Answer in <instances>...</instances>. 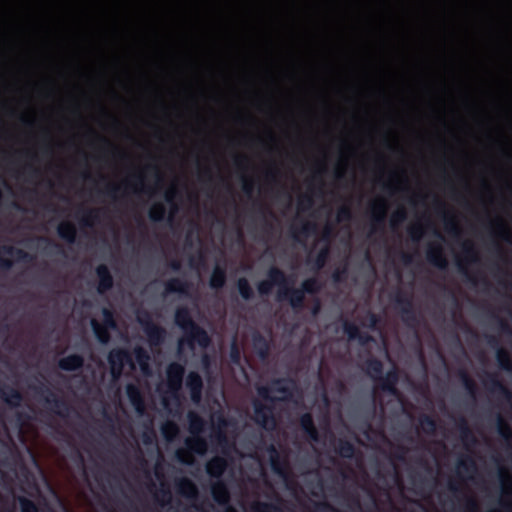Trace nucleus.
<instances>
[{
  "label": "nucleus",
  "instance_id": "nucleus-32",
  "mask_svg": "<svg viewBox=\"0 0 512 512\" xmlns=\"http://www.w3.org/2000/svg\"><path fill=\"white\" fill-rule=\"evenodd\" d=\"M335 451L342 458L353 459L356 455L355 446L346 439H339L335 447Z\"/></svg>",
  "mask_w": 512,
  "mask_h": 512
},
{
  "label": "nucleus",
  "instance_id": "nucleus-29",
  "mask_svg": "<svg viewBox=\"0 0 512 512\" xmlns=\"http://www.w3.org/2000/svg\"><path fill=\"white\" fill-rule=\"evenodd\" d=\"M187 420L189 424V432L192 436L200 435L206 426L205 420L195 411L187 413Z\"/></svg>",
  "mask_w": 512,
  "mask_h": 512
},
{
  "label": "nucleus",
  "instance_id": "nucleus-2",
  "mask_svg": "<svg viewBox=\"0 0 512 512\" xmlns=\"http://www.w3.org/2000/svg\"><path fill=\"white\" fill-rule=\"evenodd\" d=\"M174 322L183 332V337L179 341L180 346L186 344L190 349H193L196 344L203 349L210 346L211 338L208 332L193 320L188 307L176 308Z\"/></svg>",
  "mask_w": 512,
  "mask_h": 512
},
{
  "label": "nucleus",
  "instance_id": "nucleus-46",
  "mask_svg": "<svg viewBox=\"0 0 512 512\" xmlns=\"http://www.w3.org/2000/svg\"><path fill=\"white\" fill-rule=\"evenodd\" d=\"M463 254H464V260L466 263H476L478 262V253L473 245V243L466 241L463 243Z\"/></svg>",
  "mask_w": 512,
  "mask_h": 512
},
{
  "label": "nucleus",
  "instance_id": "nucleus-57",
  "mask_svg": "<svg viewBox=\"0 0 512 512\" xmlns=\"http://www.w3.org/2000/svg\"><path fill=\"white\" fill-rule=\"evenodd\" d=\"M352 219L351 208L347 205L341 206L337 212V220L339 222L350 221Z\"/></svg>",
  "mask_w": 512,
  "mask_h": 512
},
{
  "label": "nucleus",
  "instance_id": "nucleus-33",
  "mask_svg": "<svg viewBox=\"0 0 512 512\" xmlns=\"http://www.w3.org/2000/svg\"><path fill=\"white\" fill-rule=\"evenodd\" d=\"M317 229V226L313 222L304 221L302 222L300 227H292L291 228V236L296 241L299 240V235H302L304 237H308L312 233H315Z\"/></svg>",
  "mask_w": 512,
  "mask_h": 512
},
{
  "label": "nucleus",
  "instance_id": "nucleus-10",
  "mask_svg": "<svg viewBox=\"0 0 512 512\" xmlns=\"http://www.w3.org/2000/svg\"><path fill=\"white\" fill-rule=\"evenodd\" d=\"M387 214V206L384 200H378L370 206L371 233L383 231Z\"/></svg>",
  "mask_w": 512,
  "mask_h": 512
},
{
  "label": "nucleus",
  "instance_id": "nucleus-62",
  "mask_svg": "<svg viewBox=\"0 0 512 512\" xmlns=\"http://www.w3.org/2000/svg\"><path fill=\"white\" fill-rule=\"evenodd\" d=\"M457 266H458L459 271L466 276V279L468 282H470L473 285H477V283H478L477 278L468 272V270L464 266L462 260L457 262Z\"/></svg>",
  "mask_w": 512,
  "mask_h": 512
},
{
  "label": "nucleus",
  "instance_id": "nucleus-55",
  "mask_svg": "<svg viewBox=\"0 0 512 512\" xmlns=\"http://www.w3.org/2000/svg\"><path fill=\"white\" fill-rule=\"evenodd\" d=\"M394 302L400 311L401 307H409L413 305L412 298L401 291L396 293L394 297Z\"/></svg>",
  "mask_w": 512,
  "mask_h": 512
},
{
  "label": "nucleus",
  "instance_id": "nucleus-54",
  "mask_svg": "<svg viewBox=\"0 0 512 512\" xmlns=\"http://www.w3.org/2000/svg\"><path fill=\"white\" fill-rule=\"evenodd\" d=\"M492 225L496 226L499 237L512 243V235L502 220L498 219L496 222H493Z\"/></svg>",
  "mask_w": 512,
  "mask_h": 512
},
{
  "label": "nucleus",
  "instance_id": "nucleus-30",
  "mask_svg": "<svg viewBox=\"0 0 512 512\" xmlns=\"http://www.w3.org/2000/svg\"><path fill=\"white\" fill-rule=\"evenodd\" d=\"M165 294H186L190 285L186 280L180 278H171L165 282Z\"/></svg>",
  "mask_w": 512,
  "mask_h": 512
},
{
  "label": "nucleus",
  "instance_id": "nucleus-38",
  "mask_svg": "<svg viewBox=\"0 0 512 512\" xmlns=\"http://www.w3.org/2000/svg\"><path fill=\"white\" fill-rule=\"evenodd\" d=\"M459 378L466 389V391L472 396L475 397L477 392V385L475 381L470 377L468 372L464 369L459 370Z\"/></svg>",
  "mask_w": 512,
  "mask_h": 512
},
{
  "label": "nucleus",
  "instance_id": "nucleus-26",
  "mask_svg": "<svg viewBox=\"0 0 512 512\" xmlns=\"http://www.w3.org/2000/svg\"><path fill=\"white\" fill-rule=\"evenodd\" d=\"M176 491L188 498V499H196L198 496L197 486L194 484L192 480L189 478L183 477L175 482Z\"/></svg>",
  "mask_w": 512,
  "mask_h": 512
},
{
  "label": "nucleus",
  "instance_id": "nucleus-3",
  "mask_svg": "<svg viewBox=\"0 0 512 512\" xmlns=\"http://www.w3.org/2000/svg\"><path fill=\"white\" fill-rule=\"evenodd\" d=\"M186 449H178L175 453L176 459L182 464H192V454L204 455L207 451L208 444L204 437L194 435L185 439Z\"/></svg>",
  "mask_w": 512,
  "mask_h": 512
},
{
  "label": "nucleus",
  "instance_id": "nucleus-25",
  "mask_svg": "<svg viewBox=\"0 0 512 512\" xmlns=\"http://www.w3.org/2000/svg\"><path fill=\"white\" fill-rule=\"evenodd\" d=\"M459 436L466 448L473 446L477 443V439L470 429L467 420L464 417H460L456 423Z\"/></svg>",
  "mask_w": 512,
  "mask_h": 512
},
{
  "label": "nucleus",
  "instance_id": "nucleus-4",
  "mask_svg": "<svg viewBox=\"0 0 512 512\" xmlns=\"http://www.w3.org/2000/svg\"><path fill=\"white\" fill-rule=\"evenodd\" d=\"M138 322L142 326L150 346H160L163 344L166 337V330L155 324L147 311L138 315Z\"/></svg>",
  "mask_w": 512,
  "mask_h": 512
},
{
  "label": "nucleus",
  "instance_id": "nucleus-37",
  "mask_svg": "<svg viewBox=\"0 0 512 512\" xmlns=\"http://www.w3.org/2000/svg\"><path fill=\"white\" fill-rule=\"evenodd\" d=\"M419 423L424 433L433 435L437 429V421L431 415L423 414L419 417Z\"/></svg>",
  "mask_w": 512,
  "mask_h": 512
},
{
  "label": "nucleus",
  "instance_id": "nucleus-64",
  "mask_svg": "<svg viewBox=\"0 0 512 512\" xmlns=\"http://www.w3.org/2000/svg\"><path fill=\"white\" fill-rule=\"evenodd\" d=\"M120 187L115 184H110L107 186L105 191L103 192L105 195H107L109 198L116 200L117 198V192L119 191Z\"/></svg>",
  "mask_w": 512,
  "mask_h": 512
},
{
  "label": "nucleus",
  "instance_id": "nucleus-50",
  "mask_svg": "<svg viewBox=\"0 0 512 512\" xmlns=\"http://www.w3.org/2000/svg\"><path fill=\"white\" fill-rule=\"evenodd\" d=\"M253 512H282L281 508L268 502H256L252 506Z\"/></svg>",
  "mask_w": 512,
  "mask_h": 512
},
{
  "label": "nucleus",
  "instance_id": "nucleus-41",
  "mask_svg": "<svg viewBox=\"0 0 512 512\" xmlns=\"http://www.w3.org/2000/svg\"><path fill=\"white\" fill-rule=\"evenodd\" d=\"M149 219L152 222H162L166 218V207L163 203H155L149 210Z\"/></svg>",
  "mask_w": 512,
  "mask_h": 512
},
{
  "label": "nucleus",
  "instance_id": "nucleus-40",
  "mask_svg": "<svg viewBox=\"0 0 512 512\" xmlns=\"http://www.w3.org/2000/svg\"><path fill=\"white\" fill-rule=\"evenodd\" d=\"M237 289L242 299L248 301L254 298L253 289L245 277L237 280Z\"/></svg>",
  "mask_w": 512,
  "mask_h": 512
},
{
  "label": "nucleus",
  "instance_id": "nucleus-61",
  "mask_svg": "<svg viewBox=\"0 0 512 512\" xmlns=\"http://www.w3.org/2000/svg\"><path fill=\"white\" fill-rule=\"evenodd\" d=\"M313 199L311 196H303L300 198L299 202H298V209L300 211H306V210H309L312 208L313 206Z\"/></svg>",
  "mask_w": 512,
  "mask_h": 512
},
{
  "label": "nucleus",
  "instance_id": "nucleus-52",
  "mask_svg": "<svg viewBox=\"0 0 512 512\" xmlns=\"http://www.w3.org/2000/svg\"><path fill=\"white\" fill-rule=\"evenodd\" d=\"M18 503L21 512H39V508L36 505V503L30 500L29 498L21 496L18 498Z\"/></svg>",
  "mask_w": 512,
  "mask_h": 512
},
{
  "label": "nucleus",
  "instance_id": "nucleus-36",
  "mask_svg": "<svg viewBox=\"0 0 512 512\" xmlns=\"http://www.w3.org/2000/svg\"><path fill=\"white\" fill-rule=\"evenodd\" d=\"M401 318L402 321L408 326V327H416L419 324V319L416 314V311L414 310L413 305L409 307H401Z\"/></svg>",
  "mask_w": 512,
  "mask_h": 512
},
{
  "label": "nucleus",
  "instance_id": "nucleus-8",
  "mask_svg": "<svg viewBox=\"0 0 512 512\" xmlns=\"http://www.w3.org/2000/svg\"><path fill=\"white\" fill-rule=\"evenodd\" d=\"M108 363L110 365L113 379H119L123 373L126 364L133 367L132 356L128 350L123 348H114L108 354Z\"/></svg>",
  "mask_w": 512,
  "mask_h": 512
},
{
  "label": "nucleus",
  "instance_id": "nucleus-23",
  "mask_svg": "<svg viewBox=\"0 0 512 512\" xmlns=\"http://www.w3.org/2000/svg\"><path fill=\"white\" fill-rule=\"evenodd\" d=\"M0 397L11 408L19 407L23 401L22 393L18 389L9 386H3L0 389Z\"/></svg>",
  "mask_w": 512,
  "mask_h": 512
},
{
  "label": "nucleus",
  "instance_id": "nucleus-22",
  "mask_svg": "<svg viewBox=\"0 0 512 512\" xmlns=\"http://www.w3.org/2000/svg\"><path fill=\"white\" fill-rule=\"evenodd\" d=\"M48 391L49 395L45 398V402L51 407V410L58 416H67L70 411L69 404L50 390Z\"/></svg>",
  "mask_w": 512,
  "mask_h": 512
},
{
  "label": "nucleus",
  "instance_id": "nucleus-5",
  "mask_svg": "<svg viewBox=\"0 0 512 512\" xmlns=\"http://www.w3.org/2000/svg\"><path fill=\"white\" fill-rule=\"evenodd\" d=\"M293 384V381L288 378H276L271 381L269 386H259L257 388V394L260 398L268 402L267 404H275L279 399L272 396L271 392H278L285 396L292 395V387L289 385Z\"/></svg>",
  "mask_w": 512,
  "mask_h": 512
},
{
  "label": "nucleus",
  "instance_id": "nucleus-17",
  "mask_svg": "<svg viewBox=\"0 0 512 512\" xmlns=\"http://www.w3.org/2000/svg\"><path fill=\"white\" fill-rule=\"evenodd\" d=\"M211 495L213 500L220 506L230 503V492L223 480H217L212 483Z\"/></svg>",
  "mask_w": 512,
  "mask_h": 512
},
{
  "label": "nucleus",
  "instance_id": "nucleus-9",
  "mask_svg": "<svg viewBox=\"0 0 512 512\" xmlns=\"http://www.w3.org/2000/svg\"><path fill=\"white\" fill-rule=\"evenodd\" d=\"M3 255L12 256L16 261L25 263H30L35 259L34 255L23 249L12 245H0V269L2 270H10L14 264L13 260L5 258Z\"/></svg>",
  "mask_w": 512,
  "mask_h": 512
},
{
  "label": "nucleus",
  "instance_id": "nucleus-31",
  "mask_svg": "<svg viewBox=\"0 0 512 512\" xmlns=\"http://www.w3.org/2000/svg\"><path fill=\"white\" fill-rule=\"evenodd\" d=\"M226 283V269L219 265L215 266L209 280V285L214 290H219L224 287Z\"/></svg>",
  "mask_w": 512,
  "mask_h": 512
},
{
  "label": "nucleus",
  "instance_id": "nucleus-6",
  "mask_svg": "<svg viewBox=\"0 0 512 512\" xmlns=\"http://www.w3.org/2000/svg\"><path fill=\"white\" fill-rule=\"evenodd\" d=\"M185 376V368L182 364L172 362L167 366L166 377H167V390L170 396L176 400H179L180 391L183 386V380Z\"/></svg>",
  "mask_w": 512,
  "mask_h": 512
},
{
  "label": "nucleus",
  "instance_id": "nucleus-16",
  "mask_svg": "<svg viewBox=\"0 0 512 512\" xmlns=\"http://www.w3.org/2000/svg\"><path fill=\"white\" fill-rule=\"evenodd\" d=\"M427 261L440 270L448 267V260L441 245L430 246L426 252Z\"/></svg>",
  "mask_w": 512,
  "mask_h": 512
},
{
  "label": "nucleus",
  "instance_id": "nucleus-24",
  "mask_svg": "<svg viewBox=\"0 0 512 512\" xmlns=\"http://www.w3.org/2000/svg\"><path fill=\"white\" fill-rule=\"evenodd\" d=\"M84 366V358L79 354H70L58 361V367L67 372L80 370Z\"/></svg>",
  "mask_w": 512,
  "mask_h": 512
},
{
  "label": "nucleus",
  "instance_id": "nucleus-44",
  "mask_svg": "<svg viewBox=\"0 0 512 512\" xmlns=\"http://www.w3.org/2000/svg\"><path fill=\"white\" fill-rule=\"evenodd\" d=\"M321 287V283L315 277L305 279L300 286L305 294H317L321 290Z\"/></svg>",
  "mask_w": 512,
  "mask_h": 512
},
{
  "label": "nucleus",
  "instance_id": "nucleus-7",
  "mask_svg": "<svg viewBox=\"0 0 512 512\" xmlns=\"http://www.w3.org/2000/svg\"><path fill=\"white\" fill-rule=\"evenodd\" d=\"M254 422L266 430L276 427L277 421L274 415V404H265L259 400L253 402Z\"/></svg>",
  "mask_w": 512,
  "mask_h": 512
},
{
  "label": "nucleus",
  "instance_id": "nucleus-43",
  "mask_svg": "<svg viewBox=\"0 0 512 512\" xmlns=\"http://www.w3.org/2000/svg\"><path fill=\"white\" fill-rule=\"evenodd\" d=\"M99 221L98 209H87L83 211L80 223L84 227H92L94 223Z\"/></svg>",
  "mask_w": 512,
  "mask_h": 512
},
{
  "label": "nucleus",
  "instance_id": "nucleus-39",
  "mask_svg": "<svg viewBox=\"0 0 512 512\" xmlns=\"http://www.w3.org/2000/svg\"><path fill=\"white\" fill-rule=\"evenodd\" d=\"M496 359L501 369L505 371L512 370V359L509 352L504 348H499L496 351Z\"/></svg>",
  "mask_w": 512,
  "mask_h": 512
},
{
  "label": "nucleus",
  "instance_id": "nucleus-59",
  "mask_svg": "<svg viewBox=\"0 0 512 512\" xmlns=\"http://www.w3.org/2000/svg\"><path fill=\"white\" fill-rule=\"evenodd\" d=\"M347 274H348V268H347V265L345 264L342 268H337L332 273V279L335 283H342L346 279Z\"/></svg>",
  "mask_w": 512,
  "mask_h": 512
},
{
  "label": "nucleus",
  "instance_id": "nucleus-60",
  "mask_svg": "<svg viewBox=\"0 0 512 512\" xmlns=\"http://www.w3.org/2000/svg\"><path fill=\"white\" fill-rule=\"evenodd\" d=\"M406 211L402 208L397 210L391 217V226L396 227L400 223L406 220Z\"/></svg>",
  "mask_w": 512,
  "mask_h": 512
},
{
  "label": "nucleus",
  "instance_id": "nucleus-45",
  "mask_svg": "<svg viewBox=\"0 0 512 512\" xmlns=\"http://www.w3.org/2000/svg\"><path fill=\"white\" fill-rule=\"evenodd\" d=\"M178 196V190L175 186L170 187L164 195L165 201L171 205V213L168 216V221H172L174 214L177 212L178 207L174 200Z\"/></svg>",
  "mask_w": 512,
  "mask_h": 512
},
{
  "label": "nucleus",
  "instance_id": "nucleus-42",
  "mask_svg": "<svg viewBox=\"0 0 512 512\" xmlns=\"http://www.w3.org/2000/svg\"><path fill=\"white\" fill-rule=\"evenodd\" d=\"M134 357H135L136 362L139 364L141 370L143 372H146L148 370V367H149L148 363L150 360V356H149V353L147 352V350L140 346L136 347L134 349Z\"/></svg>",
  "mask_w": 512,
  "mask_h": 512
},
{
  "label": "nucleus",
  "instance_id": "nucleus-53",
  "mask_svg": "<svg viewBox=\"0 0 512 512\" xmlns=\"http://www.w3.org/2000/svg\"><path fill=\"white\" fill-rule=\"evenodd\" d=\"M102 315H103V324L102 325L106 326L112 330L116 329L117 323H116L113 311L109 308H103Z\"/></svg>",
  "mask_w": 512,
  "mask_h": 512
},
{
  "label": "nucleus",
  "instance_id": "nucleus-18",
  "mask_svg": "<svg viewBox=\"0 0 512 512\" xmlns=\"http://www.w3.org/2000/svg\"><path fill=\"white\" fill-rule=\"evenodd\" d=\"M485 386L492 393H499L507 402L512 404V392L497 378L496 375H488Z\"/></svg>",
  "mask_w": 512,
  "mask_h": 512
},
{
  "label": "nucleus",
  "instance_id": "nucleus-34",
  "mask_svg": "<svg viewBox=\"0 0 512 512\" xmlns=\"http://www.w3.org/2000/svg\"><path fill=\"white\" fill-rule=\"evenodd\" d=\"M91 327L92 330L97 338V340L102 343L106 344L110 340V328L103 326L101 323H99L96 319L91 320Z\"/></svg>",
  "mask_w": 512,
  "mask_h": 512
},
{
  "label": "nucleus",
  "instance_id": "nucleus-35",
  "mask_svg": "<svg viewBox=\"0 0 512 512\" xmlns=\"http://www.w3.org/2000/svg\"><path fill=\"white\" fill-rule=\"evenodd\" d=\"M253 346L260 358H266L269 354V342L261 334L257 333L253 336Z\"/></svg>",
  "mask_w": 512,
  "mask_h": 512
},
{
  "label": "nucleus",
  "instance_id": "nucleus-27",
  "mask_svg": "<svg viewBox=\"0 0 512 512\" xmlns=\"http://www.w3.org/2000/svg\"><path fill=\"white\" fill-rule=\"evenodd\" d=\"M126 394L129 401L134 406L135 410L139 413H142L144 411L145 405L139 387L135 384H128L126 387Z\"/></svg>",
  "mask_w": 512,
  "mask_h": 512
},
{
  "label": "nucleus",
  "instance_id": "nucleus-58",
  "mask_svg": "<svg viewBox=\"0 0 512 512\" xmlns=\"http://www.w3.org/2000/svg\"><path fill=\"white\" fill-rule=\"evenodd\" d=\"M423 227L422 225L418 224V225H414V226H411L409 229H408V234H409V237L411 238L412 241L414 242H419L420 239L422 238L423 236Z\"/></svg>",
  "mask_w": 512,
  "mask_h": 512
},
{
  "label": "nucleus",
  "instance_id": "nucleus-15",
  "mask_svg": "<svg viewBox=\"0 0 512 512\" xmlns=\"http://www.w3.org/2000/svg\"><path fill=\"white\" fill-rule=\"evenodd\" d=\"M270 465L272 471L283 479H287L289 475V466L286 459L282 458L276 448H270Z\"/></svg>",
  "mask_w": 512,
  "mask_h": 512
},
{
  "label": "nucleus",
  "instance_id": "nucleus-49",
  "mask_svg": "<svg viewBox=\"0 0 512 512\" xmlns=\"http://www.w3.org/2000/svg\"><path fill=\"white\" fill-rule=\"evenodd\" d=\"M498 434L505 440L510 441L512 439V429L509 424L501 417H498L497 422Z\"/></svg>",
  "mask_w": 512,
  "mask_h": 512
},
{
  "label": "nucleus",
  "instance_id": "nucleus-11",
  "mask_svg": "<svg viewBox=\"0 0 512 512\" xmlns=\"http://www.w3.org/2000/svg\"><path fill=\"white\" fill-rule=\"evenodd\" d=\"M185 386L189 391L191 401L194 404H199L202 400L204 389L201 375L196 371H190L186 376Z\"/></svg>",
  "mask_w": 512,
  "mask_h": 512
},
{
  "label": "nucleus",
  "instance_id": "nucleus-51",
  "mask_svg": "<svg viewBox=\"0 0 512 512\" xmlns=\"http://www.w3.org/2000/svg\"><path fill=\"white\" fill-rule=\"evenodd\" d=\"M343 331L351 341L356 340V337L360 334L359 327L355 323L347 320L343 323Z\"/></svg>",
  "mask_w": 512,
  "mask_h": 512
},
{
  "label": "nucleus",
  "instance_id": "nucleus-12",
  "mask_svg": "<svg viewBox=\"0 0 512 512\" xmlns=\"http://www.w3.org/2000/svg\"><path fill=\"white\" fill-rule=\"evenodd\" d=\"M399 382V372L396 367L391 368L384 373L381 376V379H379L378 383L376 384V387L382 390L383 392H386L390 395L397 396L399 394V391L397 389V384Z\"/></svg>",
  "mask_w": 512,
  "mask_h": 512
},
{
  "label": "nucleus",
  "instance_id": "nucleus-63",
  "mask_svg": "<svg viewBox=\"0 0 512 512\" xmlns=\"http://www.w3.org/2000/svg\"><path fill=\"white\" fill-rule=\"evenodd\" d=\"M242 190L246 195L251 196L253 193V190H254L253 180L250 178L244 177L243 181H242Z\"/></svg>",
  "mask_w": 512,
  "mask_h": 512
},
{
  "label": "nucleus",
  "instance_id": "nucleus-19",
  "mask_svg": "<svg viewBox=\"0 0 512 512\" xmlns=\"http://www.w3.org/2000/svg\"><path fill=\"white\" fill-rule=\"evenodd\" d=\"M436 205L442 212L445 230L454 237L459 236L461 231L455 216L445 210V204L443 202L437 200Z\"/></svg>",
  "mask_w": 512,
  "mask_h": 512
},
{
  "label": "nucleus",
  "instance_id": "nucleus-21",
  "mask_svg": "<svg viewBox=\"0 0 512 512\" xmlns=\"http://www.w3.org/2000/svg\"><path fill=\"white\" fill-rule=\"evenodd\" d=\"M364 371L377 384L384 373V366L381 360L375 357H369L364 362Z\"/></svg>",
  "mask_w": 512,
  "mask_h": 512
},
{
  "label": "nucleus",
  "instance_id": "nucleus-56",
  "mask_svg": "<svg viewBox=\"0 0 512 512\" xmlns=\"http://www.w3.org/2000/svg\"><path fill=\"white\" fill-rule=\"evenodd\" d=\"M458 468L463 469L465 471H475L476 463L471 456H466L464 459H460L458 461Z\"/></svg>",
  "mask_w": 512,
  "mask_h": 512
},
{
  "label": "nucleus",
  "instance_id": "nucleus-47",
  "mask_svg": "<svg viewBox=\"0 0 512 512\" xmlns=\"http://www.w3.org/2000/svg\"><path fill=\"white\" fill-rule=\"evenodd\" d=\"M329 254L330 250L328 245L324 246L319 250V252L317 253L316 257L313 260L314 270L319 271L325 266L329 258Z\"/></svg>",
  "mask_w": 512,
  "mask_h": 512
},
{
  "label": "nucleus",
  "instance_id": "nucleus-1",
  "mask_svg": "<svg viewBox=\"0 0 512 512\" xmlns=\"http://www.w3.org/2000/svg\"><path fill=\"white\" fill-rule=\"evenodd\" d=\"M267 279L257 284V291L260 295H269L274 286H278L277 299L287 301L294 310H300L305 305V293L301 288L290 287L293 280L283 270L276 266L269 268Z\"/></svg>",
  "mask_w": 512,
  "mask_h": 512
},
{
  "label": "nucleus",
  "instance_id": "nucleus-20",
  "mask_svg": "<svg viewBox=\"0 0 512 512\" xmlns=\"http://www.w3.org/2000/svg\"><path fill=\"white\" fill-rule=\"evenodd\" d=\"M299 424L303 433L311 441L317 442L319 440V433L315 426L313 416L311 413L306 412L299 418Z\"/></svg>",
  "mask_w": 512,
  "mask_h": 512
},
{
  "label": "nucleus",
  "instance_id": "nucleus-13",
  "mask_svg": "<svg viewBox=\"0 0 512 512\" xmlns=\"http://www.w3.org/2000/svg\"><path fill=\"white\" fill-rule=\"evenodd\" d=\"M95 273L98 279L97 292L102 295L110 291L114 285V279L107 265L99 264Z\"/></svg>",
  "mask_w": 512,
  "mask_h": 512
},
{
  "label": "nucleus",
  "instance_id": "nucleus-48",
  "mask_svg": "<svg viewBox=\"0 0 512 512\" xmlns=\"http://www.w3.org/2000/svg\"><path fill=\"white\" fill-rule=\"evenodd\" d=\"M178 431V426L173 421H167L161 426V433L168 441H171L177 435Z\"/></svg>",
  "mask_w": 512,
  "mask_h": 512
},
{
  "label": "nucleus",
  "instance_id": "nucleus-14",
  "mask_svg": "<svg viewBox=\"0 0 512 512\" xmlns=\"http://www.w3.org/2000/svg\"><path fill=\"white\" fill-rule=\"evenodd\" d=\"M228 468V462L226 458L222 456H213L210 458L205 465L206 473L217 480H222V476Z\"/></svg>",
  "mask_w": 512,
  "mask_h": 512
},
{
  "label": "nucleus",
  "instance_id": "nucleus-28",
  "mask_svg": "<svg viewBox=\"0 0 512 512\" xmlns=\"http://www.w3.org/2000/svg\"><path fill=\"white\" fill-rule=\"evenodd\" d=\"M58 236L69 244L76 241L77 229L76 226L70 221H63L57 227Z\"/></svg>",
  "mask_w": 512,
  "mask_h": 512
}]
</instances>
